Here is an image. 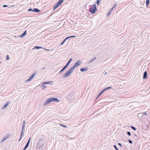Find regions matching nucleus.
I'll list each match as a JSON object with an SVG mask.
<instances>
[{
	"mask_svg": "<svg viewBox=\"0 0 150 150\" xmlns=\"http://www.w3.org/2000/svg\"><path fill=\"white\" fill-rule=\"evenodd\" d=\"M80 60H78L75 63L73 67L70 68L63 76V78H65L68 77L72 72L74 68L79 66L81 64Z\"/></svg>",
	"mask_w": 150,
	"mask_h": 150,
	"instance_id": "1",
	"label": "nucleus"
},
{
	"mask_svg": "<svg viewBox=\"0 0 150 150\" xmlns=\"http://www.w3.org/2000/svg\"><path fill=\"white\" fill-rule=\"evenodd\" d=\"M89 10L91 13L93 14L95 13L97 11L96 5L94 4L93 5H91V7L89 8Z\"/></svg>",
	"mask_w": 150,
	"mask_h": 150,
	"instance_id": "2",
	"label": "nucleus"
},
{
	"mask_svg": "<svg viewBox=\"0 0 150 150\" xmlns=\"http://www.w3.org/2000/svg\"><path fill=\"white\" fill-rule=\"evenodd\" d=\"M42 141H39L38 142L36 146L37 149H38L42 148V147L44 144V142H42Z\"/></svg>",
	"mask_w": 150,
	"mask_h": 150,
	"instance_id": "3",
	"label": "nucleus"
},
{
	"mask_svg": "<svg viewBox=\"0 0 150 150\" xmlns=\"http://www.w3.org/2000/svg\"><path fill=\"white\" fill-rule=\"evenodd\" d=\"M72 60V58H70L69 59L68 61L67 62L66 65L61 70V71L59 72V73H61V72H63L65 69L68 66L70 63L71 62Z\"/></svg>",
	"mask_w": 150,
	"mask_h": 150,
	"instance_id": "4",
	"label": "nucleus"
},
{
	"mask_svg": "<svg viewBox=\"0 0 150 150\" xmlns=\"http://www.w3.org/2000/svg\"><path fill=\"white\" fill-rule=\"evenodd\" d=\"M59 101L57 98L52 97L47 99V104L53 101L59 102Z\"/></svg>",
	"mask_w": 150,
	"mask_h": 150,
	"instance_id": "5",
	"label": "nucleus"
},
{
	"mask_svg": "<svg viewBox=\"0 0 150 150\" xmlns=\"http://www.w3.org/2000/svg\"><path fill=\"white\" fill-rule=\"evenodd\" d=\"M36 73H33L32 75L30 76L29 78L28 79L26 80L25 81L26 82H29L30 81H31L32 79L33 78V77L35 76L36 75Z\"/></svg>",
	"mask_w": 150,
	"mask_h": 150,
	"instance_id": "6",
	"label": "nucleus"
},
{
	"mask_svg": "<svg viewBox=\"0 0 150 150\" xmlns=\"http://www.w3.org/2000/svg\"><path fill=\"white\" fill-rule=\"evenodd\" d=\"M47 84V81H45L42 83V84L41 85H39V86H40V87L42 89H44L46 88V87L44 85V84Z\"/></svg>",
	"mask_w": 150,
	"mask_h": 150,
	"instance_id": "7",
	"label": "nucleus"
},
{
	"mask_svg": "<svg viewBox=\"0 0 150 150\" xmlns=\"http://www.w3.org/2000/svg\"><path fill=\"white\" fill-rule=\"evenodd\" d=\"M147 78V72L145 71L143 74V79H145Z\"/></svg>",
	"mask_w": 150,
	"mask_h": 150,
	"instance_id": "8",
	"label": "nucleus"
},
{
	"mask_svg": "<svg viewBox=\"0 0 150 150\" xmlns=\"http://www.w3.org/2000/svg\"><path fill=\"white\" fill-rule=\"evenodd\" d=\"M25 120H24L23 121V125L22 126V129H21L22 131H24V129H25Z\"/></svg>",
	"mask_w": 150,
	"mask_h": 150,
	"instance_id": "9",
	"label": "nucleus"
},
{
	"mask_svg": "<svg viewBox=\"0 0 150 150\" xmlns=\"http://www.w3.org/2000/svg\"><path fill=\"white\" fill-rule=\"evenodd\" d=\"M53 50H54L53 49H51L50 50L47 49V51H48L49 52H50V55H47V57H49L50 56L53 55Z\"/></svg>",
	"mask_w": 150,
	"mask_h": 150,
	"instance_id": "10",
	"label": "nucleus"
},
{
	"mask_svg": "<svg viewBox=\"0 0 150 150\" xmlns=\"http://www.w3.org/2000/svg\"><path fill=\"white\" fill-rule=\"evenodd\" d=\"M9 102L8 101L2 107V109H5L7 106L9 104Z\"/></svg>",
	"mask_w": 150,
	"mask_h": 150,
	"instance_id": "11",
	"label": "nucleus"
},
{
	"mask_svg": "<svg viewBox=\"0 0 150 150\" xmlns=\"http://www.w3.org/2000/svg\"><path fill=\"white\" fill-rule=\"evenodd\" d=\"M88 69V68L87 67H84L83 68H81L80 69V70L81 72H83L84 71H86Z\"/></svg>",
	"mask_w": 150,
	"mask_h": 150,
	"instance_id": "12",
	"label": "nucleus"
},
{
	"mask_svg": "<svg viewBox=\"0 0 150 150\" xmlns=\"http://www.w3.org/2000/svg\"><path fill=\"white\" fill-rule=\"evenodd\" d=\"M33 12L36 13H39L40 12V10L37 8H35L33 9Z\"/></svg>",
	"mask_w": 150,
	"mask_h": 150,
	"instance_id": "13",
	"label": "nucleus"
},
{
	"mask_svg": "<svg viewBox=\"0 0 150 150\" xmlns=\"http://www.w3.org/2000/svg\"><path fill=\"white\" fill-rule=\"evenodd\" d=\"M137 115L139 118L141 119L143 116V113H139Z\"/></svg>",
	"mask_w": 150,
	"mask_h": 150,
	"instance_id": "14",
	"label": "nucleus"
},
{
	"mask_svg": "<svg viewBox=\"0 0 150 150\" xmlns=\"http://www.w3.org/2000/svg\"><path fill=\"white\" fill-rule=\"evenodd\" d=\"M59 6L56 3L55 5H54L53 6V10L54 11L55 10L56 8H57Z\"/></svg>",
	"mask_w": 150,
	"mask_h": 150,
	"instance_id": "15",
	"label": "nucleus"
},
{
	"mask_svg": "<svg viewBox=\"0 0 150 150\" xmlns=\"http://www.w3.org/2000/svg\"><path fill=\"white\" fill-rule=\"evenodd\" d=\"M64 1V0H59L56 3L59 6H60Z\"/></svg>",
	"mask_w": 150,
	"mask_h": 150,
	"instance_id": "16",
	"label": "nucleus"
},
{
	"mask_svg": "<svg viewBox=\"0 0 150 150\" xmlns=\"http://www.w3.org/2000/svg\"><path fill=\"white\" fill-rule=\"evenodd\" d=\"M105 91H104L103 90L98 94V95L96 98H97L98 97H99Z\"/></svg>",
	"mask_w": 150,
	"mask_h": 150,
	"instance_id": "17",
	"label": "nucleus"
},
{
	"mask_svg": "<svg viewBox=\"0 0 150 150\" xmlns=\"http://www.w3.org/2000/svg\"><path fill=\"white\" fill-rule=\"evenodd\" d=\"M8 138V137L6 136L3 138V139L1 141V142H3L5 141L6 139H7Z\"/></svg>",
	"mask_w": 150,
	"mask_h": 150,
	"instance_id": "18",
	"label": "nucleus"
},
{
	"mask_svg": "<svg viewBox=\"0 0 150 150\" xmlns=\"http://www.w3.org/2000/svg\"><path fill=\"white\" fill-rule=\"evenodd\" d=\"M111 88H112V87H111L109 86V87H107L105 88H104V89H103V90H104V91H106L108 90V89H110Z\"/></svg>",
	"mask_w": 150,
	"mask_h": 150,
	"instance_id": "19",
	"label": "nucleus"
},
{
	"mask_svg": "<svg viewBox=\"0 0 150 150\" xmlns=\"http://www.w3.org/2000/svg\"><path fill=\"white\" fill-rule=\"evenodd\" d=\"M53 83V82L52 81H47V84H50V85H52Z\"/></svg>",
	"mask_w": 150,
	"mask_h": 150,
	"instance_id": "20",
	"label": "nucleus"
},
{
	"mask_svg": "<svg viewBox=\"0 0 150 150\" xmlns=\"http://www.w3.org/2000/svg\"><path fill=\"white\" fill-rule=\"evenodd\" d=\"M42 48L41 47L38 46H35L33 49H40Z\"/></svg>",
	"mask_w": 150,
	"mask_h": 150,
	"instance_id": "21",
	"label": "nucleus"
},
{
	"mask_svg": "<svg viewBox=\"0 0 150 150\" xmlns=\"http://www.w3.org/2000/svg\"><path fill=\"white\" fill-rule=\"evenodd\" d=\"M96 58L95 57L94 58L92 59H91L88 62L89 63H90L91 62L93 61L96 59Z\"/></svg>",
	"mask_w": 150,
	"mask_h": 150,
	"instance_id": "22",
	"label": "nucleus"
},
{
	"mask_svg": "<svg viewBox=\"0 0 150 150\" xmlns=\"http://www.w3.org/2000/svg\"><path fill=\"white\" fill-rule=\"evenodd\" d=\"M66 40L65 39H64L61 43V45H62L64 44V42L66 41Z\"/></svg>",
	"mask_w": 150,
	"mask_h": 150,
	"instance_id": "23",
	"label": "nucleus"
},
{
	"mask_svg": "<svg viewBox=\"0 0 150 150\" xmlns=\"http://www.w3.org/2000/svg\"><path fill=\"white\" fill-rule=\"evenodd\" d=\"M146 6H147L149 4V0H146Z\"/></svg>",
	"mask_w": 150,
	"mask_h": 150,
	"instance_id": "24",
	"label": "nucleus"
},
{
	"mask_svg": "<svg viewBox=\"0 0 150 150\" xmlns=\"http://www.w3.org/2000/svg\"><path fill=\"white\" fill-rule=\"evenodd\" d=\"M24 132L23 131H22L21 132V137H22L24 135Z\"/></svg>",
	"mask_w": 150,
	"mask_h": 150,
	"instance_id": "25",
	"label": "nucleus"
},
{
	"mask_svg": "<svg viewBox=\"0 0 150 150\" xmlns=\"http://www.w3.org/2000/svg\"><path fill=\"white\" fill-rule=\"evenodd\" d=\"M27 34V30L25 31L22 34L24 36L25 35Z\"/></svg>",
	"mask_w": 150,
	"mask_h": 150,
	"instance_id": "26",
	"label": "nucleus"
},
{
	"mask_svg": "<svg viewBox=\"0 0 150 150\" xmlns=\"http://www.w3.org/2000/svg\"><path fill=\"white\" fill-rule=\"evenodd\" d=\"M131 127L132 128V129H133V130H134L135 131H136L137 129V128L133 126H131Z\"/></svg>",
	"mask_w": 150,
	"mask_h": 150,
	"instance_id": "27",
	"label": "nucleus"
},
{
	"mask_svg": "<svg viewBox=\"0 0 150 150\" xmlns=\"http://www.w3.org/2000/svg\"><path fill=\"white\" fill-rule=\"evenodd\" d=\"M100 1V0H97L96 3L98 4V6L99 5Z\"/></svg>",
	"mask_w": 150,
	"mask_h": 150,
	"instance_id": "28",
	"label": "nucleus"
},
{
	"mask_svg": "<svg viewBox=\"0 0 150 150\" xmlns=\"http://www.w3.org/2000/svg\"><path fill=\"white\" fill-rule=\"evenodd\" d=\"M111 12L110 11H109L107 13V16H109L111 13Z\"/></svg>",
	"mask_w": 150,
	"mask_h": 150,
	"instance_id": "29",
	"label": "nucleus"
},
{
	"mask_svg": "<svg viewBox=\"0 0 150 150\" xmlns=\"http://www.w3.org/2000/svg\"><path fill=\"white\" fill-rule=\"evenodd\" d=\"M127 141L130 144H132L133 143L132 141V140H130V139H128L127 140Z\"/></svg>",
	"mask_w": 150,
	"mask_h": 150,
	"instance_id": "30",
	"label": "nucleus"
},
{
	"mask_svg": "<svg viewBox=\"0 0 150 150\" xmlns=\"http://www.w3.org/2000/svg\"><path fill=\"white\" fill-rule=\"evenodd\" d=\"M113 146L115 148V149L116 150H118V148L116 146V145H113Z\"/></svg>",
	"mask_w": 150,
	"mask_h": 150,
	"instance_id": "31",
	"label": "nucleus"
},
{
	"mask_svg": "<svg viewBox=\"0 0 150 150\" xmlns=\"http://www.w3.org/2000/svg\"><path fill=\"white\" fill-rule=\"evenodd\" d=\"M29 145L28 144H25V148H26V149H27Z\"/></svg>",
	"mask_w": 150,
	"mask_h": 150,
	"instance_id": "32",
	"label": "nucleus"
},
{
	"mask_svg": "<svg viewBox=\"0 0 150 150\" xmlns=\"http://www.w3.org/2000/svg\"><path fill=\"white\" fill-rule=\"evenodd\" d=\"M30 137L29 139L28 140L27 142V144L29 145V144L30 141Z\"/></svg>",
	"mask_w": 150,
	"mask_h": 150,
	"instance_id": "33",
	"label": "nucleus"
},
{
	"mask_svg": "<svg viewBox=\"0 0 150 150\" xmlns=\"http://www.w3.org/2000/svg\"><path fill=\"white\" fill-rule=\"evenodd\" d=\"M28 11L29 12L31 11H33V9L32 8H30L28 9Z\"/></svg>",
	"mask_w": 150,
	"mask_h": 150,
	"instance_id": "34",
	"label": "nucleus"
},
{
	"mask_svg": "<svg viewBox=\"0 0 150 150\" xmlns=\"http://www.w3.org/2000/svg\"><path fill=\"white\" fill-rule=\"evenodd\" d=\"M10 59L8 55L6 56V60H9Z\"/></svg>",
	"mask_w": 150,
	"mask_h": 150,
	"instance_id": "35",
	"label": "nucleus"
},
{
	"mask_svg": "<svg viewBox=\"0 0 150 150\" xmlns=\"http://www.w3.org/2000/svg\"><path fill=\"white\" fill-rule=\"evenodd\" d=\"M40 141H42V142H44V144L45 143V140L44 139H41L40 140Z\"/></svg>",
	"mask_w": 150,
	"mask_h": 150,
	"instance_id": "36",
	"label": "nucleus"
},
{
	"mask_svg": "<svg viewBox=\"0 0 150 150\" xmlns=\"http://www.w3.org/2000/svg\"><path fill=\"white\" fill-rule=\"evenodd\" d=\"M127 134L129 135V136H131V133L130 132H129V131H128L127 132Z\"/></svg>",
	"mask_w": 150,
	"mask_h": 150,
	"instance_id": "37",
	"label": "nucleus"
},
{
	"mask_svg": "<svg viewBox=\"0 0 150 150\" xmlns=\"http://www.w3.org/2000/svg\"><path fill=\"white\" fill-rule=\"evenodd\" d=\"M60 125L62 126L63 127H67V126H66L65 125H63V124H60Z\"/></svg>",
	"mask_w": 150,
	"mask_h": 150,
	"instance_id": "38",
	"label": "nucleus"
},
{
	"mask_svg": "<svg viewBox=\"0 0 150 150\" xmlns=\"http://www.w3.org/2000/svg\"><path fill=\"white\" fill-rule=\"evenodd\" d=\"M143 115H147V113H146V112H144L143 113Z\"/></svg>",
	"mask_w": 150,
	"mask_h": 150,
	"instance_id": "39",
	"label": "nucleus"
},
{
	"mask_svg": "<svg viewBox=\"0 0 150 150\" xmlns=\"http://www.w3.org/2000/svg\"><path fill=\"white\" fill-rule=\"evenodd\" d=\"M137 138V136H136V134H135L134 136V138L135 139H136Z\"/></svg>",
	"mask_w": 150,
	"mask_h": 150,
	"instance_id": "40",
	"label": "nucleus"
},
{
	"mask_svg": "<svg viewBox=\"0 0 150 150\" xmlns=\"http://www.w3.org/2000/svg\"><path fill=\"white\" fill-rule=\"evenodd\" d=\"M70 38V36L67 37L65 39L67 40H68V39H69V38Z\"/></svg>",
	"mask_w": 150,
	"mask_h": 150,
	"instance_id": "41",
	"label": "nucleus"
},
{
	"mask_svg": "<svg viewBox=\"0 0 150 150\" xmlns=\"http://www.w3.org/2000/svg\"><path fill=\"white\" fill-rule=\"evenodd\" d=\"M24 36L22 34L21 35L18 36V37H21V38H23Z\"/></svg>",
	"mask_w": 150,
	"mask_h": 150,
	"instance_id": "42",
	"label": "nucleus"
},
{
	"mask_svg": "<svg viewBox=\"0 0 150 150\" xmlns=\"http://www.w3.org/2000/svg\"><path fill=\"white\" fill-rule=\"evenodd\" d=\"M117 5V4H115L113 6V8H115Z\"/></svg>",
	"mask_w": 150,
	"mask_h": 150,
	"instance_id": "43",
	"label": "nucleus"
},
{
	"mask_svg": "<svg viewBox=\"0 0 150 150\" xmlns=\"http://www.w3.org/2000/svg\"><path fill=\"white\" fill-rule=\"evenodd\" d=\"M47 105V100L46 101H45V103L44 104V105Z\"/></svg>",
	"mask_w": 150,
	"mask_h": 150,
	"instance_id": "44",
	"label": "nucleus"
},
{
	"mask_svg": "<svg viewBox=\"0 0 150 150\" xmlns=\"http://www.w3.org/2000/svg\"><path fill=\"white\" fill-rule=\"evenodd\" d=\"M22 137H21V136H20V138H19V139L18 140L19 141H20V140H21V139L22 138Z\"/></svg>",
	"mask_w": 150,
	"mask_h": 150,
	"instance_id": "45",
	"label": "nucleus"
},
{
	"mask_svg": "<svg viewBox=\"0 0 150 150\" xmlns=\"http://www.w3.org/2000/svg\"><path fill=\"white\" fill-rule=\"evenodd\" d=\"M76 37L75 36H73V35L70 36V38H74V37Z\"/></svg>",
	"mask_w": 150,
	"mask_h": 150,
	"instance_id": "46",
	"label": "nucleus"
},
{
	"mask_svg": "<svg viewBox=\"0 0 150 150\" xmlns=\"http://www.w3.org/2000/svg\"><path fill=\"white\" fill-rule=\"evenodd\" d=\"M8 6H7L6 5H3V6L4 7H7Z\"/></svg>",
	"mask_w": 150,
	"mask_h": 150,
	"instance_id": "47",
	"label": "nucleus"
},
{
	"mask_svg": "<svg viewBox=\"0 0 150 150\" xmlns=\"http://www.w3.org/2000/svg\"><path fill=\"white\" fill-rule=\"evenodd\" d=\"M114 8H113V7H112L111 9V10L110 11L112 12V10Z\"/></svg>",
	"mask_w": 150,
	"mask_h": 150,
	"instance_id": "48",
	"label": "nucleus"
},
{
	"mask_svg": "<svg viewBox=\"0 0 150 150\" xmlns=\"http://www.w3.org/2000/svg\"><path fill=\"white\" fill-rule=\"evenodd\" d=\"M118 144L120 146H122V145L120 143H118Z\"/></svg>",
	"mask_w": 150,
	"mask_h": 150,
	"instance_id": "49",
	"label": "nucleus"
},
{
	"mask_svg": "<svg viewBox=\"0 0 150 150\" xmlns=\"http://www.w3.org/2000/svg\"><path fill=\"white\" fill-rule=\"evenodd\" d=\"M46 68V67H43L42 68V69H45Z\"/></svg>",
	"mask_w": 150,
	"mask_h": 150,
	"instance_id": "50",
	"label": "nucleus"
},
{
	"mask_svg": "<svg viewBox=\"0 0 150 150\" xmlns=\"http://www.w3.org/2000/svg\"><path fill=\"white\" fill-rule=\"evenodd\" d=\"M26 149V148H24V149H23V150H25Z\"/></svg>",
	"mask_w": 150,
	"mask_h": 150,
	"instance_id": "51",
	"label": "nucleus"
},
{
	"mask_svg": "<svg viewBox=\"0 0 150 150\" xmlns=\"http://www.w3.org/2000/svg\"><path fill=\"white\" fill-rule=\"evenodd\" d=\"M107 72L105 73V74H104V75H106V74H107Z\"/></svg>",
	"mask_w": 150,
	"mask_h": 150,
	"instance_id": "52",
	"label": "nucleus"
},
{
	"mask_svg": "<svg viewBox=\"0 0 150 150\" xmlns=\"http://www.w3.org/2000/svg\"><path fill=\"white\" fill-rule=\"evenodd\" d=\"M45 50H47V49H45Z\"/></svg>",
	"mask_w": 150,
	"mask_h": 150,
	"instance_id": "53",
	"label": "nucleus"
},
{
	"mask_svg": "<svg viewBox=\"0 0 150 150\" xmlns=\"http://www.w3.org/2000/svg\"><path fill=\"white\" fill-rule=\"evenodd\" d=\"M1 61H0V64H1Z\"/></svg>",
	"mask_w": 150,
	"mask_h": 150,
	"instance_id": "54",
	"label": "nucleus"
}]
</instances>
